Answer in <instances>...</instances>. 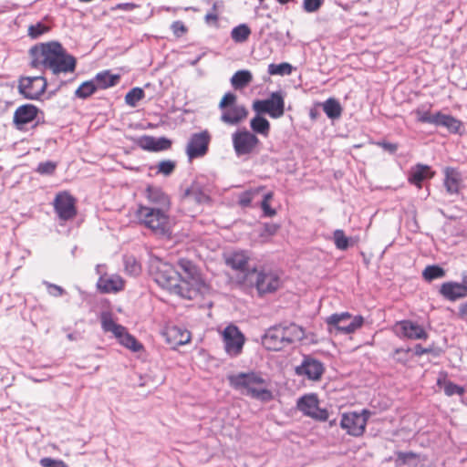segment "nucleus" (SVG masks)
<instances>
[{"label": "nucleus", "mask_w": 467, "mask_h": 467, "mask_svg": "<svg viewBox=\"0 0 467 467\" xmlns=\"http://www.w3.org/2000/svg\"><path fill=\"white\" fill-rule=\"evenodd\" d=\"M178 267L181 271L158 257H152L149 271L161 287L182 298L193 299L205 291V283L192 262L180 259Z\"/></svg>", "instance_id": "nucleus-1"}, {"label": "nucleus", "mask_w": 467, "mask_h": 467, "mask_svg": "<svg viewBox=\"0 0 467 467\" xmlns=\"http://www.w3.org/2000/svg\"><path fill=\"white\" fill-rule=\"evenodd\" d=\"M29 57L32 67L49 70L54 77L72 73L76 68V58L56 41L33 46L29 49Z\"/></svg>", "instance_id": "nucleus-2"}, {"label": "nucleus", "mask_w": 467, "mask_h": 467, "mask_svg": "<svg viewBox=\"0 0 467 467\" xmlns=\"http://www.w3.org/2000/svg\"><path fill=\"white\" fill-rule=\"evenodd\" d=\"M229 382L235 389H244L246 395L263 402L270 401L273 393L266 388V380L258 372H240L228 377Z\"/></svg>", "instance_id": "nucleus-3"}, {"label": "nucleus", "mask_w": 467, "mask_h": 467, "mask_svg": "<svg viewBox=\"0 0 467 467\" xmlns=\"http://www.w3.org/2000/svg\"><path fill=\"white\" fill-rule=\"evenodd\" d=\"M136 217L140 224L161 237L171 235V222L168 211L139 204Z\"/></svg>", "instance_id": "nucleus-4"}, {"label": "nucleus", "mask_w": 467, "mask_h": 467, "mask_svg": "<svg viewBox=\"0 0 467 467\" xmlns=\"http://www.w3.org/2000/svg\"><path fill=\"white\" fill-rule=\"evenodd\" d=\"M101 327L104 332H110L118 339L119 343L133 352L142 348V345L130 335L122 325L117 324L109 312H102L100 315Z\"/></svg>", "instance_id": "nucleus-5"}, {"label": "nucleus", "mask_w": 467, "mask_h": 467, "mask_svg": "<svg viewBox=\"0 0 467 467\" xmlns=\"http://www.w3.org/2000/svg\"><path fill=\"white\" fill-rule=\"evenodd\" d=\"M246 278L254 285L259 295L273 293L281 285L279 275L267 267L253 268L246 274Z\"/></svg>", "instance_id": "nucleus-6"}, {"label": "nucleus", "mask_w": 467, "mask_h": 467, "mask_svg": "<svg viewBox=\"0 0 467 467\" xmlns=\"http://www.w3.org/2000/svg\"><path fill=\"white\" fill-rule=\"evenodd\" d=\"M326 323L331 333L349 335L363 326L364 318L362 316L352 317L348 312H342L327 317Z\"/></svg>", "instance_id": "nucleus-7"}, {"label": "nucleus", "mask_w": 467, "mask_h": 467, "mask_svg": "<svg viewBox=\"0 0 467 467\" xmlns=\"http://www.w3.org/2000/svg\"><path fill=\"white\" fill-rule=\"evenodd\" d=\"M370 416V411L362 410L360 412H345L341 416L340 427L348 435L360 437L366 431V426Z\"/></svg>", "instance_id": "nucleus-8"}, {"label": "nucleus", "mask_w": 467, "mask_h": 467, "mask_svg": "<svg viewBox=\"0 0 467 467\" xmlns=\"http://www.w3.org/2000/svg\"><path fill=\"white\" fill-rule=\"evenodd\" d=\"M252 107L257 114H268L273 119H279L285 113V99L281 91H275L266 99L254 100Z\"/></svg>", "instance_id": "nucleus-9"}, {"label": "nucleus", "mask_w": 467, "mask_h": 467, "mask_svg": "<svg viewBox=\"0 0 467 467\" xmlns=\"http://www.w3.org/2000/svg\"><path fill=\"white\" fill-rule=\"evenodd\" d=\"M233 147L236 156L250 155L257 151L260 144L255 134L245 128L237 130L232 134Z\"/></svg>", "instance_id": "nucleus-10"}, {"label": "nucleus", "mask_w": 467, "mask_h": 467, "mask_svg": "<svg viewBox=\"0 0 467 467\" xmlns=\"http://www.w3.org/2000/svg\"><path fill=\"white\" fill-rule=\"evenodd\" d=\"M47 86L44 76L23 77L19 79V92L28 99H38Z\"/></svg>", "instance_id": "nucleus-11"}, {"label": "nucleus", "mask_w": 467, "mask_h": 467, "mask_svg": "<svg viewBox=\"0 0 467 467\" xmlns=\"http://www.w3.org/2000/svg\"><path fill=\"white\" fill-rule=\"evenodd\" d=\"M297 409L306 416L317 420L325 421L328 419V411L318 406V399L316 394L304 395L297 400Z\"/></svg>", "instance_id": "nucleus-12"}, {"label": "nucleus", "mask_w": 467, "mask_h": 467, "mask_svg": "<svg viewBox=\"0 0 467 467\" xmlns=\"http://www.w3.org/2000/svg\"><path fill=\"white\" fill-rule=\"evenodd\" d=\"M54 210L61 221H68L77 215L76 199L67 192H58L53 202Z\"/></svg>", "instance_id": "nucleus-13"}, {"label": "nucleus", "mask_w": 467, "mask_h": 467, "mask_svg": "<svg viewBox=\"0 0 467 467\" xmlns=\"http://www.w3.org/2000/svg\"><path fill=\"white\" fill-rule=\"evenodd\" d=\"M211 135L208 130L192 133L186 145V154L189 160L204 156L209 149Z\"/></svg>", "instance_id": "nucleus-14"}, {"label": "nucleus", "mask_w": 467, "mask_h": 467, "mask_svg": "<svg viewBox=\"0 0 467 467\" xmlns=\"http://www.w3.org/2000/svg\"><path fill=\"white\" fill-rule=\"evenodd\" d=\"M223 340L226 353L231 357L241 354L244 344V337L237 327L230 325L223 332Z\"/></svg>", "instance_id": "nucleus-15"}, {"label": "nucleus", "mask_w": 467, "mask_h": 467, "mask_svg": "<svg viewBox=\"0 0 467 467\" xmlns=\"http://www.w3.org/2000/svg\"><path fill=\"white\" fill-rule=\"evenodd\" d=\"M325 371L324 364L311 356H304L301 365L296 368L298 376H304L310 380H319Z\"/></svg>", "instance_id": "nucleus-16"}, {"label": "nucleus", "mask_w": 467, "mask_h": 467, "mask_svg": "<svg viewBox=\"0 0 467 467\" xmlns=\"http://www.w3.org/2000/svg\"><path fill=\"white\" fill-rule=\"evenodd\" d=\"M400 337L411 340L427 339L428 334L422 326L411 320H401L395 326Z\"/></svg>", "instance_id": "nucleus-17"}, {"label": "nucleus", "mask_w": 467, "mask_h": 467, "mask_svg": "<svg viewBox=\"0 0 467 467\" xmlns=\"http://www.w3.org/2000/svg\"><path fill=\"white\" fill-rule=\"evenodd\" d=\"M263 345L269 350L279 351L285 348L282 325H275L269 327L263 338Z\"/></svg>", "instance_id": "nucleus-18"}, {"label": "nucleus", "mask_w": 467, "mask_h": 467, "mask_svg": "<svg viewBox=\"0 0 467 467\" xmlns=\"http://www.w3.org/2000/svg\"><path fill=\"white\" fill-rule=\"evenodd\" d=\"M221 121L233 126L239 124L248 116V110L244 105L221 109Z\"/></svg>", "instance_id": "nucleus-19"}, {"label": "nucleus", "mask_w": 467, "mask_h": 467, "mask_svg": "<svg viewBox=\"0 0 467 467\" xmlns=\"http://www.w3.org/2000/svg\"><path fill=\"white\" fill-rule=\"evenodd\" d=\"M146 198L149 202L146 204L148 207L161 208V210L169 211L170 199L161 189L149 186L146 190Z\"/></svg>", "instance_id": "nucleus-20"}, {"label": "nucleus", "mask_w": 467, "mask_h": 467, "mask_svg": "<svg viewBox=\"0 0 467 467\" xmlns=\"http://www.w3.org/2000/svg\"><path fill=\"white\" fill-rule=\"evenodd\" d=\"M38 109L32 104H25L18 107L14 113V123L17 129L31 121L37 116Z\"/></svg>", "instance_id": "nucleus-21"}, {"label": "nucleus", "mask_w": 467, "mask_h": 467, "mask_svg": "<svg viewBox=\"0 0 467 467\" xmlns=\"http://www.w3.org/2000/svg\"><path fill=\"white\" fill-rule=\"evenodd\" d=\"M440 294L449 301H456L467 296V288L457 282L443 283L439 290Z\"/></svg>", "instance_id": "nucleus-22"}, {"label": "nucleus", "mask_w": 467, "mask_h": 467, "mask_svg": "<svg viewBox=\"0 0 467 467\" xmlns=\"http://www.w3.org/2000/svg\"><path fill=\"white\" fill-rule=\"evenodd\" d=\"M433 176L434 172L431 171L429 165L418 163L410 168L408 181L410 184L420 188L424 180L431 179Z\"/></svg>", "instance_id": "nucleus-23"}, {"label": "nucleus", "mask_w": 467, "mask_h": 467, "mask_svg": "<svg viewBox=\"0 0 467 467\" xmlns=\"http://www.w3.org/2000/svg\"><path fill=\"white\" fill-rule=\"evenodd\" d=\"M139 145L141 149L149 151H161L171 148V141L163 137L143 136L140 139Z\"/></svg>", "instance_id": "nucleus-24"}, {"label": "nucleus", "mask_w": 467, "mask_h": 467, "mask_svg": "<svg viewBox=\"0 0 467 467\" xmlns=\"http://www.w3.org/2000/svg\"><path fill=\"white\" fill-rule=\"evenodd\" d=\"M97 285L104 293H115L123 289L124 281L118 275H101L98 280Z\"/></svg>", "instance_id": "nucleus-25"}, {"label": "nucleus", "mask_w": 467, "mask_h": 467, "mask_svg": "<svg viewBox=\"0 0 467 467\" xmlns=\"http://www.w3.org/2000/svg\"><path fill=\"white\" fill-rule=\"evenodd\" d=\"M444 187L449 194H459L462 187V175L453 168H446L444 171Z\"/></svg>", "instance_id": "nucleus-26"}, {"label": "nucleus", "mask_w": 467, "mask_h": 467, "mask_svg": "<svg viewBox=\"0 0 467 467\" xmlns=\"http://www.w3.org/2000/svg\"><path fill=\"white\" fill-rule=\"evenodd\" d=\"M435 126L444 127L453 134H461V130L462 128V122L454 118L451 115L443 114L441 111L436 112V119Z\"/></svg>", "instance_id": "nucleus-27"}, {"label": "nucleus", "mask_w": 467, "mask_h": 467, "mask_svg": "<svg viewBox=\"0 0 467 467\" xmlns=\"http://www.w3.org/2000/svg\"><path fill=\"white\" fill-rule=\"evenodd\" d=\"M282 333L284 334L285 348L291 344L300 341L305 337L304 329L295 323L281 324Z\"/></svg>", "instance_id": "nucleus-28"}, {"label": "nucleus", "mask_w": 467, "mask_h": 467, "mask_svg": "<svg viewBox=\"0 0 467 467\" xmlns=\"http://www.w3.org/2000/svg\"><path fill=\"white\" fill-rule=\"evenodd\" d=\"M249 255L244 251L234 252L227 259V265L234 270L250 273L248 267Z\"/></svg>", "instance_id": "nucleus-29"}, {"label": "nucleus", "mask_w": 467, "mask_h": 467, "mask_svg": "<svg viewBox=\"0 0 467 467\" xmlns=\"http://www.w3.org/2000/svg\"><path fill=\"white\" fill-rule=\"evenodd\" d=\"M120 76L111 74L109 70L99 72L92 79L98 89H106L116 86L119 81Z\"/></svg>", "instance_id": "nucleus-30"}, {"label": "nucleus", "mask_w": 467, "mask_h": 467, "mask_svg": "<svg viewBox=\"0 0 467 467\" xmlns=\"http://www.w3.org/2000/svg\"><path fill=\"white\" fill-rule=\"evenodd\" d=\"M437 386L442 388L444 394L448 397H451L453 395L462 396L466 392L465 387L457 385L447 379L445 375L438 378Z\"/></svg>", "instance_id": "nucleus-31"}, {"label": "nucleus", "mask_w": 467, "mask_h": 467, "mask_svg": "<svg viewBox=\"0 0 467 467\" xmlns=\"http://www.w3.org/2000/svg\"><path fill=\"white\" fill-rule=\"evenodd\" d=\"M250 127L254 134H260L267 137L270 131V122L262 116L257 114L250 120Z\"/></svg>", "instance_id": "nucleus-32"}, {"label": "nucleus", "mask_w": 467, "mask_h": 467, "mask_svg": "<svg viewBox=\"0 0 467 467\" xmlns=\"http://www.w3.org/2000/svg\"><path fill=\"white\" fill-rule=\"evenodd\" d=\"M253 80L252 73L247 69L236 71L231 78V85L234 89H242Z\"/></svg>", "instance_id": "nucleus-33"}, {"label": "nucleus", "mask_w": 467, "mask_h": 467, "mask_svg": "<svg viewBox=\"0 0 467 467\" xmlns=\"http://www.w3.org/2000/svg\"><path fill=\"white\" fill-rule=\"evenodd\" d=\"M323 110L330 119H339L342 114V107L334 98H329L323 103Z\"/></svg>", "instance_id": "nucleus-34"}, {"label": "nucleus", "mask_w": 467, "mask_h": 467, "mask_svg": "<svg viewBox=\"0 0 467 467\" xmlns=\"http://www.w3.org/2000/svg\"><path fill=\"white\" fill-rule=\"evenodd\" d=\"M251 35V29L246 24H240L231 31V37L235 43L245 42Z\"/></svg>", "instance_id": "nucleus-35"}, {"label": "nucleus", "mask_w": 467, "mask_h": 467, "mask_svg": "<svg viewBox=\"0 0 467 467\" xmlns=\"http://www.w3.org/2000/svg\"><path fill=\"white\" fill-rule=\"evenodd\" d=\"M98 89L93 79L83 82L75 91V96L78 99H86L92 96Z\"/></svg>", "instance_id": "nucleus-36"}, {"label": "nucleus", "mask_w": 467, "mask_h": 467, "mask_svg": "<svg viewBox=\"0 0 467 467\" xmlns=\"http://www.w3.org/2000/svg\"><path fill=\"white\" fill-rule=\"evenodd\" d=\"M445 275V270L438 265H428L422 272L423 278L428 282L442 278Z\"/></svg>", "instance_id": "nucleus-37"}, {"label": "nucleus", "mask_w": 467, "mask_h": 467, "mask_svg": "<svg viewBox=\"0 0 467 467\" xmlns=\"http://www.w3.org/2000/svg\"><path fill=\"white\" fill-rule=\"evenodd\" d=\"M185 196L198 203H204L210 201V197L196 185H192L191 188L187 189L185 191Z\"/></svg>", "instance_id": "nucleus-38"}, {"label": "nucleus", "mask_w": 467, "mask_h": 467, "mask_svg": "<svg viewBox=\"0 0 467 467\" xmlns=\"http://www.w3.org/2000/svg\"><path fill=\"white\" fill-rule=\"evenodd\" d=\"M292 66L286 62H283L280 64L272 63L268 66L267 72L270 75L285 76L290 75L292 73Z\"/></svg>", "instance_id": "nucleus-39"}, {"label": "nucleus", "mask_w": 467, "mask_h": 467, "mask_svg": "<svg viewBox=\"0 0 467 467\" xmlns=\"http://www.w3.org/2000/svg\"><path fill=\"white\" fill-rule=\"evenodd\" d=\"M144 91L140 88H131L125 96V102L130 107H135L137 103L144 98Z\"/></svg>", "instance_id": "nucleus-40"}, {"label": "nucleus", "mask_w": 467, "mask_h": 467, "mask_svg": "<svg viewBox=\"0 0 467 467\" xmlns=\"http://www.w3.org/2000/svg\"><path fill=\"white\" fill-rule=\"evenodd\" d=\"M334 244L338 250L346 251L349 247V239L343 230H335L333 234Z\"/></svg>", "instance_id": "nucleus-41"}, {"label": "nucleus", "mask_w": 467, "mask_h": 467, "mask_svg": "<svg viewBox=\"0 0 467 467\" xmlns=\"http://www.w3.org/2000/svg\"><path fill=\"white\" fill-rule=\"evenodd\" d=\"M414 114L417 117V121L419 122L434 125L436 121V113L431 115L429 109L425 110L423 108H418L414 110Z\"/></svg>", "instance_id": "nucleus-42"}, {"label": "nucleus", "mask_w": 467, "mask_h": 467, "mask_svg": "<svg viewBox=\"0 0 467 467\" xmlns=\"http://www.w3.org/2000/svg\"><path fill=\"white\" fill-rule=\"evenodd\" d=\"M175 167H176V162L174 161L163 160V161H161L156 165L155 168L157 170V173L163 174L164 176H169L173 172V171L175 170Z\"/></svg>", "instance_id": "nucleus-43"}, {"label": "nucleus", "mask_w": 467, "mask_h": 467, "mask_svg": "<svg viewBox=\"0 0 467 467\" xmlns=\"http://www.w3.org/2000/svg\"><path fill=\"white\" fill-rule=\"evenodd\" d=\"M47 31L48 26L41 22H38L35 25H31L28 27V36L33 39H36Z\"/></svg>", "instance_id": "nucleus-44"}, {"label": "nucleus", "mask_w": 467, "mask_h": 467, "mask_svg": "<svg viewBox=\"0 0 467 467\" xmlns=\"http://www.w3.org/2000/svg\"><path fill=\"white\" fill-rule=\"evenodd\" d=\"M126 271L132 275H137L140 272V265L133 256H128L124 259Z\"/></svg>", "instance_id": "nucleus-45"}, {"label": "nucleus", "mask_w": 467, "mask_h": 467, "mask_svg": "<svg viewBox=\"0 0 467 467\" xmlns=\"http://www.w3.org/2000/svg\"><path fill=\"white\" fill-rule=\"evenodd\" d=\"M57 163L51 161L40 162L37 165L36 172L42 175H51L55 172Z\"/></svg>", "instance_id": "nucleus-46"}, {"label": "nucleus", "mask_w": 467, "mask_h": 467, "mask_svg": "<svg viewBox=\"0 0 467 467\" xmlns=\"http://www.w3.org/2000/svg\"><path fill=\"white\" fill-rule=\"evenodd\" d=\"M272 197H273V193L268 192L264 195V199L261 202V208L263 210L264 216H265V217H273L276 213L275 210L271 208V206L269 204V200H271Z\"/></svg>", "instance_id": "nucleus-47"}, {"label": "nucleus", "mask_w": 467, "mask_h": 467, "mask_svg": "<svg viewBox=\"0 0 467 467\" xmlns=\"http://www.w3.org/2000/svg\"><path fill=\"white\" fill-rule=\"evenodd\" d=\"M39 463L42 467H67V463L60 459L45 457L40 459Z\"/></svg>", "instance_id": "nucleus-48"}, {"label": "nucleus", "mask_w": 467, "mask_h": 467, "mask_svg": "<svg viewBox=\"0 0 467 467\" xmlns=\"http://www.w3.org/2000/svg\"><path fill=\"white\" fill-rule=\"evenodd\" d=\"M236 99H237V97L235 94L232 93V92H227L221 99V101L219 103V109H221L229 108V107L238 105L236 103Z\"/></svg>", "instance_id": "nucleus-49"}, {"label": "nucleus", "mask_w": 467, "mask_h": 467, "mask_svg": "<svg viewBox=\"0 0 467 467\" xmlns=\"http://www.w3.org/2000/svg\"><path fill=\"white\" fill-rule=\"evenodd\" d=\"M43 284L47 286V293L51 296L59 297V296H64L66 294L65 289L62 286H60V285L49 283L47 281H44Z\"/></svg>", "instance_id": "nucleus-50"}, {"label": "nucleus", "mask_w": 467, "mask_h": 467, "mask_svg": "<svg viewBox=\"0 0 467 467\" xmlns=\"http://www.w3.org/2000/svg\"><path fill=\"white\" fill-rule=\"evenodd\" d=\"M324 0H304L303 7L307 13H314L317 11L323 5Z\"/></svg>", "instance_id": "nucleus-51"}, {"label": "nucleus", "mask_w": 467, "mask_h": 467, "mask_svg": "<svg viewBox=\"0 0 467 467\" xmlns=\"http://www.w3.org/2000/svg\"><path fill=\"white\" fill-rule=\"evenodd\" d=\"M171 29L176 37H180L187 32V27L180 20L174 21L171 26Z\"/></svg>", "instance_id": "nucleus-52"}, {"label": "nucleus", "mask_w": 467, "mask_h": 467, "mask_svg": "<svg viewBox=\"0 0 467 467\" xmlns=\"http://www.w3.org/2000/svg\"><path fill=\"white\" fill-rule=\"evenodd\" d=\"M410 349L396 348L393 353V358L401 364H405L408 361V354Z\"/></svg>", "instance_id": "nucleus-53"}, {"label": "nucleus", "mask_w": 467, "mask_h": 467, "mask_svg": "<svg viewBox=\"0 0 467 467\" xmlns=\"http://www.w3.org/2000/svg\"><path fill=\"white\" fill-rule=\"evenodd\" d=\"M253 195L254 193L251 191L241 193L238 201L239 204L244 208L249 207L253 201Z\"/></svg>", "instance_id": "nucleus-54"}, {"label": "nucleus", "mask_w": 467, "mask_h": 467, "mask_svg": "<svg viewBox=\"0 0 467 467\" xmlns=\"http://www.w3.org/2000/svg\"><path fill=\"white\" fill-rule=\"evenodd\" d=\"M378 144L390 153H395L398 150V145L391 142L382 141L379 142Z\"/></svg>", "instance_id": "nucleus-55"}, {"label": "nucleus", "mask_w": 467, "mask_h": 467, "mask_svg": "<svg viewBox=\"0 0 467 467\" xmlns=\"http://www.w3.org/2000/svg\"><path fill=\"white\" fill-rule=\"evenodd\" d=\"M218 14L216 12H208L206 16H204V20L207 24H210L211 22L216 23L218 21Z\"/></svg>", "instance_id": "nucleus-56"}, {"label": "nucleus", "mask_w": 467, "mask_h": 467, "mask_svg": "<svg viewBox=\"0 0 467 467\" xmlns=\"http://www.w3.org/2000/svg\"><path fill=\"white\" fill-rule=\"evenodd\" d=\"M431 352V348H423L421 345H416L415 347V354L417 356H422L424 354H429Z\"/></svg>", "instance_id": "nucleus-57"}, {"label": "nucleus", "mask_w": 467, "mask_h": 467, "mask_svg": "<svg viewBox=\"0 0 467 467\" xmlns=\"http://www.w3.org/2000/svg\"><path fill=\"white\" fill-rule=\"evenodd\" d=\"M136 7V5L132 3H121L117 5L118 9L124 11H131Z\"/></svg>", "instance_id": "nucleus-58"}, {"label": "nucleus", "mask_w": 467, "mask_h": 467, "mask_svg": "<svg viewBox=\"0 0 467 467\" xmlns=\"http://www.w3.org/2000/svg\"><path fill=\"white\" fill-rule=\"evenodd\" d=\"M265 231L269 234L273 235V234H275L276 233V231L278 229V226L276 224H269V223H267V224H265Z\"/></svg>", "instance_id": "nucleus-59"}, {"label": "nucleus", "mask_w": 467, "mask_h": 467, "mask_svg": "<svg viewBox=\"0 0 467 467\" xmlns=\"http://www.w3.org/2000/svg\"><path fill=\"white\" fill-rule=\"evenodd\" d=\"M223 7L222 1H213L212 3V10L211 12H216L218 14V10Z\"/></svg>", "instance_id": "nucleus-60"}, {"label": "nucleus", "mask_w": 467, "mask_h": 467, "mask_svg": "<svg viewBox=\"0 0 467 467\" xmlns=\"http://www.w3.org/2000/svg\"><path fill=\"white\" fill-rule=\"evenodd\" d=\"M460 312L462 314H465L467 313V302L462 304L461 306H460Z\"/></svg>", "instance_id": "nucleus-61"}, {"label": "nucleus", "mask_w": 467, "mask_h": 467, "mask_svg": "<svg viewBox=\"0 0 467 467\" xmlns=\"http://www.w3.org/2000/svg\"><path fill=\"white\" fill-rule=\"evenodd\" d=\"M461 284L462 285H464L467 288V275H462V280Z\"/></svg>", "instance_id": "nucleus-62"}, {"label": "nucleus", "mask_w": 467, "mask_h": 467, "mask_svg": "<svg viewBox=\"0 0 467 467\" xmlns=\"http://www.w3.org/2000/svg\"><path fill=\"white\" fill-rule=\"evenodd\" d=\"M103 267H104V265H97V267H96V269H97V273H98V274H100V273H101V268H103Z\"/></svg>", "instance_id": "nucleus-63"}, {"label": "nucleus", "mask_w": 467, "mask_h": 467, "mask_svg": "<svg viewBox=\"0 0 467 467\" xmlns=\"http://www.w3.org/2000/svg\"><path fill=\"white\" fill-rule=\"evenodd\" d=\"M279 4L281 5H285L287 4L290 0H276Z\"/></svg>", "instance_id": "nucleus-64"}]
</instances>
